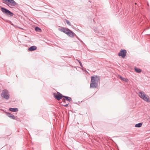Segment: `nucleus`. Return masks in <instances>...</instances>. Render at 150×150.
<instances>
[{
	"mask_svg": "<svg viewBox=\"0 0 150 150\" xmlns=\"http://www.w3.org/2000/svg\"><path fill=\"white\" fill-rule=\"evenodd\" d=\"M79 63V64H80V66H81V67H83V66L82 64V63H81V62H80Z\"/></svg>",
	"mask_w": 150,
	"mask_h": 150,
	"instance_id": "6ab92c4d",
	"label": "nucleus"
},
{
	"mask_svg": "<svg viewBox=\"0 0 150 150\" xmlns=\"http://www.w3.org/2000/svg\"><path fill=\"white\" fill-rule=\"evenodd\" d=\"M135 70L136 71L139 73L141 72L142 71V70L141 69L139 68H136L135 69Z\"/></svg>",
	"mask_w": 150,
	"mask_h": 150,
	"instance_id": "2eb2a0df",
	"label": "nucleus"
},
{
	"mask_svg": "<svg viewBox=\"0 0 150 150\" xmlns=\"http://www.w3.org/2000/svg\"><path fill=\"white\" fill-rule=\"evenodd\" d=\"M121 80H123L124 81H126L125 79V78H123V79H122Z\"/></svg>",
	"mask_w": 150,
	"mask_h": 150,
	"instance_id": "412c9836",
	"label": "nucleus"
},
{
	"mask_svg": "<svg viewBox=\"0 0 150 150\" xmlns=\"http://www.w3.org/2000/svg\"><path fill=\"white\" fill-rule=\"evenodd\" d=\"M142 125V123H139L138 124H136L135 125V127H140Z\"/></svg>",
	"mask_w": 150,
	"mask_h": 150,
	"instance_id": "4468645a",
	"label": "nucleus"
},
{
	"mask_svg": "<svg viewBox=\"0 0 150 150\" xmlns=\"http://www.w3.org/2000/svg\"><path fill=\"white\" fill-rule=\"evenodd\" d=\"M76 60L79 63L81 62L80 60H79L78 59H76Z\"/></svg>",
	"mask_w": 150,
	"mask_h": 150,
	"instance_id": "5701e85b",
	"label": "nucleus"
},
{
	"mask_svg": "<svg viewBox=\"0 0 150 150\" xmlns=\"http://www.w3.org/2000/svg\"><path fill=\"white\" fill-rule=\"evenodd\" d=\"M74 34H75L70 30L68 32V33L67 34L69 36L71 37H74Z\"/></svg>",
	"mask_w": 150,
	"mask_h": 150,
	"instance_id": "9d476101",
	"label": "nucleus"
},
{
	"mask_svg": "<svg viewBox=\"0 0 150 150\" xmlns=\"http://www.w3.org/2000/svg\"><path fill=\"white\" fill-rule=\"evenodd\" d=\"M35 30L37 31H40L41 29L38 27H36L35 28Z\"/></svg>",
	"mask_w": 150,
	"mask_h": 150,
	"instance_id": "dca6fc26",
	"label": "nucleus"
},
{
	"mask_svg": "<svg viewBox=\"0 0 150 150\" xmlns=\"http://www.w3.org/2000/svg\"><path fill=\"white\" fill-rule=\"evenodd\" d=\"M9 95L8 91L7 90L4 89L2 91L1 96L3 98L8 100L9 98Z\"/></svg>",
	"mask_w": 150,
	"mask_h": 150,
	"instance_id": "39448f33",
	"label": "nucleus"
},
{
	"mask_svg": "<svg viewBox=\"0 0 150 150\" xmlns=\"http://www.w3.org/2000/svg\"><path fill=\"white\" fill-rule=\"evenodd\" d=\"M139 96L140 98L147 102H150V98L148 96H146L145 93L142 91L139 93Z\"/></svg>",
	"mask_w": 150,
	"mask_h": 150,
	"instance_id": "7ed1b4c3",
	"label": "nucleus"
},
{
	"mask_svg": "<svg viewBox=\"0 0 150 150\" xmlns=\"http://www.w3.org/2000/svg\"><path fill=\"white\" fill-rule=\"evenodd\" d=\"M7 115L8 117H11L13 119H15V116L11 114L10 113H7Z\"/></svg>",
	"mask_w": 150,
	"mask_h": 150,
	"instance_id": "f8f14e48",
	"label": "nucleus"
},
{
	"mask_svg": "<svg viewBox=\"0 0 150 150\" xmlns=\"http://www.w3.org/2000/svg\"><path fill=\"white\" fill-rule=\"evenodd\" d=\"M68 105H69V104H66V105H64V106H65V107H67L68 106Z\"/></svg>",
	"mask_w": 150,
	"mask_h": 150,
	"instance_id": "aec40b11",
	"label": "nucleus"
},
{
	"mask_svg": "<svg viewBox=\"0 0 150 150\" xmlns=\"http://www.w3.org/2000/svg\"><path fill=\"white\" fill-rule=\"evenodd\" d=\"M3 3L6 4L11 8H13L16 5H18V4L14 0H2Z\"/></svg>",
	"mask_w": 150,
	"mask_h": 150,
	"instance_id": "f03ea898",
	"label": "nucleus"
},
{
	"mask_svg": "<svg viewBox=\"0 0 150 150\" xmlns=\"http://www.w3.org/2000/svg\"><path fill=\"white\" fill-rule=\"evenodd\" d=\"M76 60L79 63L81 62L80 60H79L78 59H76Z\"/></svg>",
	"mask_w": 150,
	"mask_h": 150,
	"instance_id": "4be33fe9",
	"label": "nucleus"
},
{
	"mask_svg": "<svg viewBox=\"0 0 150 150\" xmlns=\"http://www.w3.org/2000/svg\"><path fill=\"white\" fill-rule=\"evenodd\" d=\"M63 97L64 98L63 99L64 100H66L69 102H70L71 100H72L71 98L70 97L64 96Z\"/></svg>",
	"mask_w": 150,
	"mask_h": 150,
	"instance_id": "9b49d317",
	"label": "nucleus"
},
{
	"mask_svg": "<svg viewBox=\"0 0 150 150\" xmlns=\"http://www.w3.org/2000/svg\"><path fill=\"white\" fill-rule=\"evenodd\" d=\"M66 22L67 23V24H68L69 25H71V23L68 20L66 19Z\"/></svg>",
	"mask_w": 150,
	"mask_h": 150,
	"instance_id": "f3484780",
	"label": "nucleus"
},
{
	"mask_svg": "<svg viewBox=\"0 0 150 150\" xmlns=\"http://www.w3.org/2000/svg\"><path fill=\"white\" fill-rule=\"evenodd\" d=\"M54 97L58 100H59L64 96L59 92H57L56 94L54 93Z\"/></svg>",
	"mask_w": 150,
	"mask_h": 150,
	"instance_id": "423d86ee",
	"label": "nucleus"
},
{
	"mask_svg": "<svg viewBox=\"0 0 150 150\" xmlns=\"http://www.w3.org/2000/svg\"><path fill=\"white\" fill-rule=\"evenodd\" d=\"M1 10L3 13L9 17L12 16L13 13L9 10L2 6L0 7Z\"/></svg>",
	"mask_w": 150,
	"mask_h": 150,
	"instance_id": "20e7f679",
	"label": "nucleus"
},
{
	"mask_svg": "<svg viewBox=\"0 0 150 150\" xmlns=\"http://www.w3.org/2000/svg\"><path fill=\"white\" fill-rule=\"evenodd\" d=\"M59 30L67 34H68V32L70 31V30L66 28H62L59 29Z\"/></svg>",
	"mask_w": 150,
	"mask_h": 150,
	"instance_id": "6e6552de",
	"label": "nucleus"
},
{
	"mask_svg": "<svg viewBox=\"0 0 150 150\" xmlns=\"http://www.w3.org/2000/svg\"><path fill=\"white\" fill-rule=\"evenodd\" d=\"M9 110L11 112H16L18 111V109L17 108H10L9 109Z\"/></svg>",
	"mask_w": 150,
	"mask_h": 150,
	"instance_id": "ddd939ff",
	"label": "nucleus"
},
{
	"mask_svg": "<svg viewBox=\"0 0 150 150\" xmlns=\"http://www.w3.org/2000/svg\"><path fill=\"white\" fill-rule=\"evenodd\" d=\"M37 49V47L35 46H33L29 47L28 50L29 51H33L36 50Z\"/></svg>",
	"mask_w": 150,
	"mask_h": 150,
	"instance_id": "1a4fd4ad",
	"label": "nucleus"
},
{
	"mask_svg": "<svg viewBox=\"0 0 150 150\" xmlns=\"http://www.w3.org/2000/svg\"><path fill=\"white\" fill-rule=\"evenodd\" d=\"M100 80V76L95 75L91 77L90 85V88H96L98 86V83Z\"/></svg>",
	"mask_w": 150,
	"mask_h": 150,
	"instance_id": "f257e3e1",
	"label": "nucleus"
},
{
	"mask_svg": "<svg viewBox=\"0 0 150 150\" xmlns=\"http://www.w3.org/2000/svg\"><path fill=\"white\" fill-rule=\"evenodd\" d=\"M127 51L125 50H121L119 52L118 55L119 56H121L122 58H124L126 56Z\"/></svg>",
	"mask_w": 150,
	"mask_h": 150,
	"instance_id": "0eeeda50",
	"label": "nucleus"
},
{
	"mask_svg": "<svg viewBox=\"0 0 150 150\" xmlns=\"http://www.w3.org/2000/svg\"><path fill=\"white\" fill-rule=\"evenodd\" d=\"M118 77L120 79H123V78L120 75H118Z\"/></svg>",
	"mask_w": 150,
	"mask_h": 150,
	"instance_id": "a211bd4d",
	"label": "nucleus"
}]
</instances>
